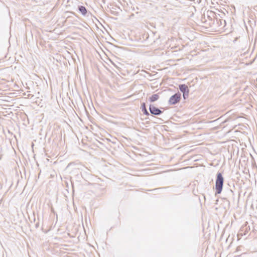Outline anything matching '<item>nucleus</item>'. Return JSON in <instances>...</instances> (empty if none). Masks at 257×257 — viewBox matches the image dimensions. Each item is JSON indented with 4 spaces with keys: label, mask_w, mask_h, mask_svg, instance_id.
Here are the masks:
<instances>
[{
    "label": "nucleus",
    "mask_w": 257,
    "mask_h": 257,
    "mask_svg": "<svg viewBox=\"0 0 257 257\" xmlns=\"http://www.w3.org/2000/svg\"><path fill=\"white\" fill-rule=\"evenodd\" d=\"M78 10L79 12L82 14L83 16H86L88 12L86 9V8L84 6H81L78 7Z\"/></svg>",
    "instance_id": "39448f33"
},
{
    "label": "nucleus",
    "mask_w": 257,
    "mask_h": 257,
    "mask_svg": "<svg viewBox=\"0 0 257 257\" xmlns=\"http://www.w3.org/2000/svg\"><path fill=\"white\" fill-rule=\"evenodd\" d=\"M36 228H38L39 226V223L37 222L35 225Z\"/></svg>",
    "instance_id": "9b49d317"
},
{
    "label": "nucleus",
    "mask_w": 257,
    "mask_h": 257,
    "mask_svg": "<svg viewBox=\"0 0 257 257\" xmlns=\"http://www.w3.org/2000/svg\"><path fill=\"white\" fill-rule=\"evenodd\" d=\"M189 95V92H186L185 93H183V97L184 99H186L188 97Z\"/></svg>",
    "instance_id": "6e6552de"
},
{
    "label": "nucleus",
    "mask_w": 257,
    "mask_h": 257,
    "mask_svg": "<svg viewBox=\"0 0 257 257\" xmlns=\"http://www.w3.org/2000/svg\"><path fill=\"white\" fill-rule=\"evenodd\" d=\"M149 110L150 112L153 115H159L162 113L160 109L152 104L150 105Z\"/></svg>",
    "instance_id": "7ed1b4c3"
},
{
    "label": "nucleus",
    "mask_w": 257,
    "mask_h": 257,
    "mask_svg": "<svg viewBox=\"0 0 257 257\" xmlns=\"http://www.w3.org/2000/svg\"><path fill=\"white\" fill-rule=\"evenodd\" d=\"M33 218L32 219H31V218L29 217V219L31 222H34L36 221V218H35L34 213H33Z\"/></svg>",
    "instance_id": "1a4fd4ad"
},
{
    "label": "nucleus",
    "mask_w": 257,
    "mask_h": 257,
    "mask_svg": "<svg viewBox=\"0 0 257 257\" xmlns=\"http://www.w3.org/2000/svg\"><path fill=\"white\" fill-rule=\"evenodd\" d=\"M218 21L220 22V25H224L225 24V20L219 19Z\"/></svg>",
    "instance_id": "9d476101"
},
{
    "label": "nucleus",
    "mask_w": 257,
    "mask_h": 257,
    "mask_svg": "<svg viewBox=\"0 0 257 257\" xmlns=\"http://www.w3.org/2000/svg\"><path fill=\"white\" fill-rule=\"evenodd\" d=\"M159 98V95L158 94H154L150 97V101L152 102L157 100Z\"/></svg>",
    "instance_id": "0eeeda50"
},
{
    "label": "nucleus",
    "mask_w": 257,
    "mask_h": 257,
    "mask_svg": "<svg viewBox=\"0 0 257 257\" xmlns=\"http://www.w3.org/2000/svg\"><path fill=\"white\" fill-rule=\"evenodd\" d=\"M141 108L144 114L146 115H149L150 114L149 112L148 111L146 107L145 103H143L141 104Z\"/></svg>",
    "instance_id": "423d86ee"
},
{
    "label": "nucleus",
    "mask_w": 257,
    "mask_h": 257,
    "mask_svg": "<svg viewBox=\"0 0 257 257\" xmlns=\"http://www.w3.org/2000/svg\"><path fill=\"white\" fill-rule=\"evenodd\" d=\"M224 182V178L221 173L218 172L217 174L215 181L216 194H220L222 190V187Z\"/></svg>",
    "instance_id": "f257e3e1"
},
{
    "label": "nucleus",
    "mask_w": 257,
    "mask_h": 257,
    "mask_svg": "<svg viewBox=\"0 0 257 257\" xmlns=\"http://www.w3.org/2000/svg\"><path fill=\"white\" fill-rule=\"evenodd\" d=\"M181 93L179 92L176 93L173 95L169 100L170 104L174 105L178 103L181 99Z\"/></svg>",
    "instance_id": "f03ea898"
},
{
    "label": "nucleus",
    "mask_w": 257,
    "mask_h": 257,
    "mask_svg": "<svg viewBox=\"0 0 257 257\" xmlns=\"http://www.w3.org/2000/svg\"><path fill=\"white\" fill-rule=\"evenodd\" d=\"M179 88L183 93L189 92V88L185 84H180L179 85Z\"/></svg>",
    "instance_id": "20e7f679"
}]
</instances>
